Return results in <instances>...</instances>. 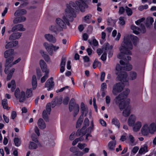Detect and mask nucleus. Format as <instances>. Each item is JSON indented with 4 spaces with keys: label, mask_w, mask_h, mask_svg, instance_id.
<instances>
[{
    "label": "nucleus",
    "mask_w": 156,
    "mask_h": 156,
    "mask_svg": "<svg viewBox=\"0 0 156 156\" xmlns=\"http://www.w3.org/2000/svg\"><path fill=\"white\" fill-rule=\"evenodd\" d=\"M66 6L62 18H58L56 20L57 24L62 29L66 28V24L69 26V21H73L74 18L76 17L74 11L76 8L75 4L72 2H70L69 4L67 5Z\"/></svg>",
    "instance_id": "nucleus-1"
},
{
    "label": "nucleus",
    "mask_w": 156,
    "mask_h": 156,
    "mask_svg": "<svg viewBox=\"0 0 156 156\" xmlns=\"http://www.w3.org/2000/svg\"><path fill=\"white\" fill-rule=\"evenodd\" d=\"M132 127L135 132H138L141 129V133L144 136H147L149 134L153 135L156 132V123L154 122L145 123L142 126L141 122L137 121Z\"/></svg>",
    "instance_id": "nucleus-2"
},
{
    "label": "nucleus",
    "mask_w": 156,
    "mask_h": 156,
    "mask_svg": "<svg viewBox=\"0 0 156 156\" xmlns=\"http://www.w3.org/2000/svg\"><path fill=\"white\" fill-rule=\"evenodd\" d=\"M132 41L133 44L136 45L138 41L137 37L136 36L130 35L124 37V41L122 44L119 49L121 52L125 55H131L132 53L130 51L133 48V45L131 41Z\"/></svg>",
    "instance_id": "nucleus-3"
},
{
    "label": "nucleus",
    "mask_w": 156,
    "mask_h": 156,
    "mask_svg": "<svg viewBox=\"0 0 156 156\" xmlns=\"http://www.w3.org/2000/svg\"><path fill=\"white\" fill-rule=\"evenodd\" d=\"M124 97L122 96V95L120 94L116 97L115 101L116 104H119V107L121 110L124 109L122 112L123 115L124 117H127L129 115L131 112V107L129 105L130 100L128 99L127 102H124V101L121 102V100Z\"/></svg>",
    "instance_id": "nucleus-4"
},
{
    "label": "nucleus",
    "mask_w": 156,
    "mask_h": 156,
    "mask_svg": "<svg viewBox=\"0 0 156 156\" xmlns=\"http://www.w3.org/2000/svg\"><path fill=\"white\" fill-rule=\"evenodd\" d=\"M14 54V50L12 49H9L5 51L4 53V57L6 58V68L5 69V72L7 74L8 71V66L11 63L14 59L13 55Z\"/></svg>",
    "instance_id": "nucleus-5"
},
{
    "label": "nucleus",
    "mask_w": 156,
    "mask_h": 156,
    "mask_svg": "<svg viewBox=\"0 0 156 156\" xmlns=\"http://www.w3.org/2000/svg\"><path fill=\"white\" fill-rule=\"evenodd\" d=\"M116 69L117 71L116 73L118 75L116 78V80L126 82V83L128 85H129V82L126 80V78L127 76L126 73L122 71V69L121 67V66L119 64H117L116 65Z\"/></svg>",
    "instance_id": "nucleus-6"
},
{
    "label": "nucleus",
    "mask_w": 156,
    "mask_h": 156,
    "mask_svg": "<svg viewBox=\"0 0 156 156\" xmlns=\"http://www.w3.org/2000/svg\"><path fill=\"white\" fill-rule=\"evenodd\" d=\"M87 1L85 0H77L76 1L75 3L73 2L75 4L76 7V9H74V13L75 14L74 12L77 8H78L81 12H84L85 9L88 7V6L86 2Z\"/></svg>",
    "instance_id": "nucleus-7"
},
{
    "label": "nucleus",
    "mask_w": 156,
    "mask_h": 156,
    "mask_svg": "<svg viewBox=\"0 0 156 156\" xmlns=\"http://www.w3.org/2000/svg\"><path fill=\"white\" fill-rule=\"evenodd\" d=\"M40 64L43 72L45 73V75L41 79V83H44L48 77L49 71L48 70L47 66L44 60H41L40 61Z\"/></svg>",
    "instance_id": "nucleus-8"
},
{
    "label": "nucleus",
    "mask_w": 156,
    "mask_h": 156,
    "mask_svg": "<svg viewBox=\"0 0 156 156\" xmlns=\"http://www.w3.org/2000/svg\"><path fill=\"white\" fill-rule=\"evenodd\" d=\"M14 95L16 99L20 103L23 102L26 100L25 92L23 91H20L19 88H17L15 91Z\"/></svg>",
    "instance_id": "nucleus-9"
},
{
    "label": "nucleus",
    "mask_w": 156,
    "mask_h": 156,
    "mask_svg": "<svg viewBox=\"0 0 156 156\" xmlns=\"http://www.w3.org/2000/svg\"><path fill=\"white\" fill-rule=\"evenodd\" d=\"M124 87L122 83L119 82L116 83L113 86L112 94L114 95H117L118 93L121 92L123 90Z\"/></svg>",
    "instance_id": "nucleus-10"
},
{
    "label": "nucleus",
    "mask_w": 156,
    "mask_h": 156,
    "mask_svg": "<svg viewBox=\"0 0 156 156\" xmlns=\"http://www.w3.org/2000/svg\"><path fill=\"white\" fill-rule=\"evenodd\" d=\"M44 45L50 55H52L53 54V50L56 51L59 49V47L54 45L52 44H49L48 43H44Z\"/></svg>",
    "instance_id": "nucleus-11"
},
{
    "label": "nucleus",
    "mask_w": 156,
    "mask_h": 156,
    "mask_svg": "<svg viewBox=\"0 0 156 156\" xmlns=\"http://www.w3.org/2000/svg\"><path fill=\"white\" fill-rule=\"evenodd\" d=\"M140 26V29L138 27H137L134 25H132L131 28L133 30V33L136 34H139L140 31L142 33H145L146 32V29L144 25L143 24H141Z\"/></svg>",
    "instance_id": "nucleus-12"
},
{
    "label": "nucleus",
    "mask_w": 156,
    "mask_h": 156,
    "mask_svg": "<svg viewBox=\"0 0 156 156\" xmlns=\"http://www.w3.org/2000/svg\"><path fill=\"white\" fill-rule=\"evenodd\" d=\"M51 105L49 103H48L46 107V109L43 111L42 113L43 118L46 121L48 120V116L50 114L51 111Z\"/></svg>",
    "instance_id": "nucleus-13"
},
{
    "label": "nucleus",
    "mask_w": 156,
    "mask_h": 156,
    "mask_svg": "<svg viewBox=\"0 0 156 156\" xmlns=\"http://www.w3.org/2000/svg\"><path fill=\"white\" fill-rule=\"evenodd\" d=\"M54 82L53 81V78L51 77L48 79L44 84V87L47 88L48 91H50L52 89L54 86Z\"/></svg>",
    "instance_id": "nucleus-14"
},
{
    "label": "nucleus",
    "mask_w": 156,
    "mask_h": 156,
    "mask_svg": "<svg viewBox=\"0 0 156 156\" xmlns=\"http://www.w3.org/2000/svg\"><path fill=\"white\" fill-rule=\"evenodd\" d=\"M120 63L122 66H121V67L122 69V71H129L131 70L132 69V65L129 63H126L125 62H124L122 60L120 61Z\"/></svg>",
    "instance_id": "nucleus-15"
},
{
    "label": "nucleus",
    "mask_w": 156,
    "mask_h": 156,
    "mask_svg": "<svg viewBox=\"0 0 156 156\" xmlns=\"http://www.w3.org/2000/svg\"><path fill=\"white\" fill-rule=\"evenodd\" d=\"M136 116L133 114L131 115L129 117L128 121L127 124L129 126L132 127L136 122Z\"/></svg>",
    "instance_id": "nucleus-16"
},
{
    "label": "nucleus",
    "mask_w": 156,
    "mask_h": 156,
    "mask_svg": "<svg viewBox=\"0 0 156 156\" xmlns=\"http://www.w3.org/2000/svg\"><path fill=\"white\" fill-rule=\"evenodd\" d=\"M25 29L23 27V25L19 24L14 26L12 29V31L14 32L15 31H25Z\"/></svg>",
    "instance_id": "nucleus-17"
},
{
    "label": "nucleus",
    "mask_w": 156,
    "mask_h": 156,
    "mask_svg": "<svg viewBox=\"0 0 156 156\" xmlns=\"http://www.w3.org/2000/svg\"><path fill=\"white\" fill-rule=\"evenodd\" d=\"M45 39L50 42L55 43L56 42V38L52 35L50 34H47L44 35Z\"/></svg>",
    "instance_id": "nucleus-18"
},
{
    "label": "nucleus",
    "mask_w": 156,
    "mask_h": 156,
    "mask_svg": "<svg viewBox=\"0 0 156 156\" xmlns=\"http://www.w3.org/2000/svg\"><path fill=\"white\" fill-rule=\"evenodd\" d=\"M22 34V33L20 32L13 33L10 36L9 40H13L18 39L21 37Z\"/></svg>",
    "instance_id": "nucleus-19"
},
{
    "label": "nucleus",
    "mask_w": 156,
    "mask_h": 156,
    "mask_svg": "<svg viewBox=\"0 0 156 156\" xmlns=\"http://www.w3.org/2000/svg\"><path fill=\"white\" fill-rule=\"evenodd\" d=\"M137 77V73L134 71H131L129 73L128 76L129 79L130 80H133L136 79Z\"/></svg>",
    "instance_id": "nucleus-20"
},
{
    "label": "nucleus",
    "mask_w": 156,
    "mask_h": 156,
    "mask_svg": "<svg viewBox=\"0 0 156 156\" xmlns=\"http://www.w3.org/2000/svg\"><path fill=\"white\" fill-rule=\"evenodd\" d=\"M26 20V18L25 16H20L16 18L13 20V23L14 24H17L18 23H22L25 21Z\"/></svg>",
    "instance_id": "nucleus-21"
},
{
    "label": "nucleus",
    "mask_w": 156,
    "mask_h": 156,
    "mask_svg": "<svg viewBox=\"0 0 156 156\" xmlns=\"http://www.w3.org/2000/svg\"><path fill=\"white\" fill-rule=\"evenodd\" d=\"M27 12V11L25 9H22L16 10L14 13V15L16 16H22L26 14Z\"/></svg>",
    "instance_id": "nucleus-22"
},
{
    "label": "nucleus",
    "mask_w": 156,
    "mask_h": 156,
    "mask_svg": "<svg viewBox=\"0 0 156 156\" xmlns=\"http://www.w3.org/2000/svg\"><path fill=\"white\" fill-rule=\"evenodd\" d=\"M37 125L39 127L42 129H44L46 127L44 122L41 119H40L38 120L37 122Z\"/></svg>",
    "instance_id": "nucleus-23"
},
{
    "label": "nucleus",
    "mask_w": 156,
    "mask_h": 156,
    "mask_svg": "<svg viewBox=\"0 0 156 156\" xmlns=\"http://www.w3.org/2000/svg\"><path fill=\"white\" fill-rule=\"evenodd\" d=\"M130 92V90L128 89H126L123 92V93H121L120 94H122V96H123L124 97L123 99L122 100H121V102H122V101H124V102H127V100L128 99H125V98L129 94V93Z\"/></svg>",
    "instance_id": "nucleus-24"
},
{
    "label": "nucleus",
    "mask_w": 156,
    "mask_h": 156,
    "mask_svg": "<svg viewBox=\"0 0 156 156\" xmlns=\"http://www.w3.org/2000/svg\"><path fill=\"white\" fill-rule=\"evenodd\" d=\"M85 129V127H83L81 129L78 130L76 133V136H83L86 133V132Z\"/></svg>",
    "instance_id": "nucleus-25"
},
{
    "label": "nucleus",
    "mask_w": 156,
    "mask_h": 156,
    "mask_svg": "<svg viewBox=\"0 0 156 156\" xmlns=\"http://www.w3.org/2000/svg\"><path fill=\"white\" fill-rule=\"evenodd\" d=\"M147 144L142 146L139 151V153L142 154L147 152Z\"/></svg>",
    "instance_id": "nucleus-26"
},
{
    "label": "nucleus",
    "mask_w": 156,
    "mask_h": 156,
    "mask_svg": "<svg viewBox=\"0 0 156 156\" xmlns=\"http://www.w3.org/2000/svg\"><path fill=\"white\" fill-rule=\"evenodd\" d=\"M154 22L153 18L151 17H148L146 20V25L147 27H149L152 25Z\"/></svg>",
    "instance_id": "nucleus-27"
},
{
    "label": "nucleus",
    "mask_w": 156,
    "mask_h": 156,
    "mask_svg": "<svg viewBox=\"0 0 156 156\" xmlns=\"http://www.w3.org/2000/svg\"><path fill=\"white\" fill-rule=\"evenodd\" d=\"M8 87L9 88L11 87V90L12 92H13L16 88V84L15 81L13 80H12L10 83L8 84Z\"/></svg>",
    "instance_id": "nucleus-28"
},
{
    "label": "nucleus",
    "mask_w": 156,
    "mask_h": 156,
    "mask_svg": "<svg viewBox=\"0 0 156 156\" xmlns=\"http://www.w3.org/2000/svg\"><path fill=\"white\" fill-rule=\"evenodd\" d=\"M116 141H110L108 144V146L109 149L111 151L114 150L115 146L116 145Z\"/></svg>",
    "instance_id": "nucleus-29"
},
{
    "label": "nucleus",
    "mask_w": 156,
    "mask_h": 156,
    "mask_svg": "<svg viewBox=\"0 0 156 156\" xmlns=\"http://www.w3.org/2000/svg\"><path fill=\"white\" fill-rule=\"evenodd\" d=\"M112 123L114 125L118 128H119L120 126V123H119V120L116 118H114L112 119Z\"/></svg>",
    "instance_id": "nucleus-30"
},
{
    "label": "nucleus",
    "mask_w": 156,
    "mask_h": 156,
    "mask_svg": "<svg viewBox=\"0 0 156 156\" xmlns=\"http://www.w3.org/2000/svg\"><path fill=\"white\" fill-rule=\"evenodd\" d=\"M32 83L33 88L34 89H35L36 88L37 85L36 77L35 75H33L32 76Z\"/></svg>",
    "instance_id": "nucleus-31"
},
{
    "label": "nucleus",
    "mask_w": 156,
    "mask_h": 156,
    "mask_svg": "<svg viewBox=\"0 0 156 156\" xmlns=\"http://www.w3.org/2000/svg\"><path fill=\"white\" fill-rule=\"evenodd\" d=\"M112 48L113 46L112 45H110L108 43H107L103 45V49L107 51L112 49Z\"/></svg>",
    "instance_id": "nucleus-32"
},
{
    "label": "nucleus",
    "mask_w": 156,
    "mask_h": 156,
    "mask_svg": "<svg viewBox=\"0 0 156 156\" xmlns=\"http://www.w3.org/2000/svg\"><path fill=\"white\" fill-rule=\"evenodd\" d=\"M83 119V115H81L78 120L76 123V127L80 126L82 124Z\"/></svg>",
    "instance_id": "nucleus-33"
},
{
    "label": "nucleus",
    "mask_w": 156,
    "mask_h": 156,
    "mask_svg": "<svg viewBox=\"0 0 156 156\" xmlns=\"http://www.w3.org/2000/svg\"><path fill=\"white\" fill-rule=\"evenodd\" d=\"M14 141L15 145L17 147H18L21 144V139L18 138H15L14 140Z\"/></svg>",
    "instance_id": "nucleus-34"
},
{
    "label": "nucleus",
    "mask_w": 156,
    "mask_h": 156,
    "mask_svg": "<svg viewBox=\"0 0 156 156\" xmlns=\"http://www.w3.org/2000/svg\"><path fill=\"white\" fill-rule=\"evenodd\" d=\"M88 42L91 45H93L94 46L96 47L98 45V42L95 39H93L92 41H90L89 40Z\"/></svg>",
    "instance_id": "nucleus-35"
},
{
    "label": "nucleus",
    "mask_w": 156,
    "mask_h": 156,
    "mask_svg": "<svg viewBox=\"0 0 156 156\" xmlns=\"http://www.w3.org/2000/svg\"><path fill=\"white\" fill-rule=\"evenodd\" d=\"M125 11L128 16H130L132 14L133 12L131 9L127 6L125 7Z\"/></svg>",
    "instance_id": "nucleus-36"
},
{
    "label": "nucleus",
    "mask_w": 156,
    "mask_h": 156,
    "mask_svg": "<svg viewBox=\"0 0 156 156\" xmlns=\"http://www.w3.org/2000/svg\"><path fill=\"white\" fill-rule=\"evenodd\" d=\"M79 106L78 104L75 105L74 109V116H76L79 112Z\"/></svg>",
    "instance_id": "nucleus-37"
},
{
    "label": "nucleus",
    "mask_w": 156,
    "mask_h": 156,
    "mask_svg": "<svg viewBox=\"0 0 156 156\" xmlns=\"http://www.w3.org/2000/svg\"><path fill=\"white\" fill-rule=\"evenodd\" d=\"M119 23L121 26H123L125 24V21L124 17H120L119 18Z\"/></svg>",
    "instance_id": "nucleus-38"
},
{
    "label": "nucleus",
    "mask_w": 156,
    "mask_h": 156,
    "mask_svg": "<svg viewBox=\"0 0 156 156\" xmlns=\"http://www.w3.org/2000/svg\"><path fill=\"white\" fill-rule=\"evenodd\" d=\"M26 97L27 98H30L32 96V93L31 89H28L27 90L26 92Z\"/></svg>",
    "instance_id": "nucleus-39"
},
{
    "label": "nucleus",
    "mask_w": 156,
    "mask_h": 156,
    "mask_svg": "<svg viewBox=\"0 0 156 156\" xmlns=\"http://www.w3.org/2000/svg\"><path fill=\"white\" fill-rule=\"evenodd\" d=\"M92 15L91 14H89L85 16L83 18V20L85 22L87 23H88L89 20L90 18H91Z\"/></svg>",
    "instance_id": "nucleus-40"
},
{
    "label": "nucleus",
    "mask_w": 156,
    "mask_h": 156,
    "mask_svg": "<svg viewBox=\"0 0 156 156\" xmlns=\"http://www.w3.org/2000/svg\"><path fill=\"white\" fill-rule=\"evenodd\" d=\"M49 29L51 31L55 32H56L59 30L57 26L55 25L51 26Z\"/></svg>",
    "instance_id": "nucleus-41"
},
{
    "label": "nucleus",
    "mask_w": 156,
    "mask_h": 156,
    "mask_svg": "<svg viewBox=\"0 0 156 156\" xmlns=\"http://www.w3.org/2000/svg\"><path fill=\"white\" fill-rule=\"evenodd\" d=\"M2 104L3 108L4 109H6L7 108V100L6 99H4L2 101Z\"/></svg>",
    "instance_id": "nucleus-42"
},
{
    "label": "nucleus",
    "mask_w": 156,
    "mask_h": 156,
    "mask_svg": "<svg viewBox=\"0 0 156 156\" xmlns=\"http://www.w3.org/2000/svg\"><path fill=\"white\" fill-rule=\"evenodd\" d=\"M37 147V145L36 144L33 142H30L29 146V148L31 149H35Z\"/></svg>",
    "instance_id": "nucleus-43"
},
{
    "label": "nucleus",
    "mask_w": 156,
    "mask_h": 156,
    "mask_svg": "<svg viewBox=\"0 0 156 156\" xmlns=\"http://www.w3.org/2000/svg\"><path fill=\"white\" fill-rule=\"evenodd\" d=\"M21 60L20 58H18L17 60H15L13 62H11V63L9 64L8 66V69H9V67H11L12 66L16 64L17 63H18Z\"/></svg>",
    "instance_id": "nucleus-44"
},
{
    "label": "nucleus",
    "mask_w": 156,
    "mask_h": 156,
    "mask_svg": "<svg viewBox=\"0 0 156 156\" xmlns=\"http://www.w3.org/2000/svg\"><path fill=\"white\" fill-rule=\"evenodd\" d=\"M129 138L131 144H133L134 143L135 141L134 137L131 134H129Z\"/></svg>",
    "instance_id": "nucleus-45"
},
{
    "label": "nucleus",
    "mask_w": 156,
    "mask_h": 156,
    "mask_svg": "<svg viewBox=\"0 0 156 156\" xmlns=\"http://www.w3.org/2000/svg\"><path fill=\"white\" fill-rule=\"evenodd\" d=\"M66 61V58L65 57H62L61 59V61L60 63V66L65 67V63Z\"/></svg>",
    "instance_id": "nucleus-46"
},
{
    "label": "nucleus",
    "mask_w": 156,
    "mask_h": 156,
    "mask_svg": "<svg viewBox=\"0 0 156 156\" xmlns=\"http://www.w3.org/2000/svg\"><path fill=\"white\" fill-rule=\"evenodd\" d=\"M125 9L122 7H120L119 8V13L120 15L123 14L125 12Z\"/></svg>",
    "instance_id": "nucleus-47"
},
{
    "label": "nucleus",
    "mask_w": 156,
    "mask_h": 156,
    "mask_svg": "<svg viewBox=\"0 0 156 156\" xmlns=\"http://www.w3.org/2000/svg\"><path fill=\"white\" fill-rule=\"evenodd\" d=\"M86 146V144H83L81 143H79L77 145L78 147L81 150L83 149Z\"/></svg>",
    "instance_id": "nucleus-48"
},
{
    "label": "nucleus",
    "mask_w": 156,
    "mask_h": 156,
    "mask_svg": "<svg viewBox=\"0 0 156 156\" xmlns=\"http://www.w3.org/2000/svg\"><path fill=\"white\" fill-rule=\"evenodd\" d=\"M42 56L44 57V59L46 61L48 62L49 61V56L47 55H46V54H44V52H43L42 54Z\"/></svg>",
    "instance_id": "nucleus-49"
},
{
    "label": "nucleus",
    "mask_w": 156,
    "mask_h": 156,
    "mask_svg": "<svg viewBox=\"0 0 156 156\" xmlns=\"http://www.w3.org/2000/svg\"><path fill=\"white\" fill-rule=\"evenodd\" d=\"M69 98L68 97H66L63 100V103L64 104L66 105L68 104L69 101Z\"/></svg>",
    "instance_id": "nucleus-50"
},
{
    "label": "nucleus",
    "mask_w": 156,
    "mask_h": 156,
    "mask_svg": "<svg viewBox=\"0 0 156 156\" xmlns=\"http://www.w3.org/2000/svg\"><path fill=\"white\" fill-rule=\"evenodd\" d=\"M106 53L105 52H104L101 57V59L103 61H105L106 59Z\"/></svg>",
    "instance_id": "nucleus-51"
},
{
    "label": "nucleus",
    "mask_w": 156,
    "mask_h": 156,
    "mask_svg": "<svg viewBox=\"0 0 156 156\" xmlns=\"http://www.w3.org/2000/svg\"><path fill=\"white\" fill-rule=\"evenodd\" d=\"M107 89V85L105 83H103L101 86V90H106Z\"/></svg>",
    "instance_id": "nucleus-52"
},
{
    "label": "nucleus",
    "mask_w": 156,
    "mask_h": 156,
    "mask_svg": "<svg viewBox=\"0 0 156 156\" xmlns=\"http://www.w3.org/2000/svg\"><path fill=\"white\" fill-rule=\"evenodd\" d=\"M89 123V121L88 119L87 118H86L84 121V124L85 126L84 127L85 128L86 126H88Z\"/></svg>",
    "instance_id": "nucleus-53"
},
{
    "label": "nucleus",
    "mask_w": 156,
    "mask_h": 156,
    "mask_svg": "<svg viewBox=\"0 0 156 156\" xmlns=\"http://www.w3.org/2000/svg\"><path fill=\"white\" fill-rule=\"evenodd\" d=\"M75 132H73L70 135L69 139L71 140H73L75 137Z\"/></svg>",
    "instance_id": "nucleus-54"
},
{
    "label": "nucleus",
    "mask_w": 156,
    "mask_h": 156,
    "mask_svg": "<svg viewBox=\"0 0 156 156\" xmlns=\"http://www.w3.org/2000/svg\"><path fill=\"white\" fill-rule=\"evenodd\" d=\"M12 47L11 42L8 43L5 46V48L7 49Z\"/></svg>",
    "instance_id": "nucleus-55"
},
{
    "label": "nucleus",
    "mask_w": 156,
    "mask_h": 156,
    "mask_svg": "<svg viewBox=\"0 0 156 156\" xmlns=\"http://www.w3.org/2000/svg\"><path fill=\"white\" fill-rule=\"evenodd\" d=\"M16 113L15 111H12L11 113V118L13 119H14L15 118L16 116Z\"/></svg>",
    "instance_id": "nucleus-56"
},
{
    "label": "nucleus",
    "mask_w": 156,
    "mask_h": 156,
    "mask_svg": "<svg viewBox=\"0 0 156 156\" xmlns=\"http://www.w3.org/2000/svg\"><path fill=\"white\" fill-rule=\"evenodd\" d=\"M80 107H81V108H80L81 110L83 112L82 115H83V114L84 112V111L85 110V105H84V103H81V105Z\"/></svg>",
    "instance_id": "nucleus-57"
},
{
    "label": "nucleus",
    "mask_w": 156,
    "mask_h": 156,
    "mask_svg": "<svg viewBox=\"0 0 156 156\" xmlns=\"http://www.w3.org/2000/svg\"><path fill=\"white\" fill-rule=\"evenodd\" d=\"M105 76V72H102L101 76V80L102 82L104 81Z\"/></svg>",
    "instance_id": "nucleus-58"
},
{
    "label": "nucleus",
    "mask_w": 156,
    "mask_h": 156,
    "mask_svg": "<svg viewBox=\"0 0 156 156\" xmlns=\"http://www.w3.org/2000/svg\"><path fill=\"white\" fill-rule=\"evenodd\" d=\"M68 87H69L68 86H65L63 87H62V88H61L60 89L57 90L56 92L58 93V92H62L65 89L68 88Z\"/></svg>",
    "instance_id": "nucleus-59"
},
{
    "label": "nucleus",
    "mask_w": 156,
    "mask_h": 156,
    "mask_svg": "<svg viewBox=\"0 0 156 156\" xmlns=\"http://www.w3.org/2000/svg\"><path fill=\"white\" fill-rule=\"evenodd\" d=\"M104 50V49H101V48H98L97 50V52L99 55H100L102 53L103 51Z\"/></svg>",
    "instance_id": "nucleus-60"
},
{
    "label": "nucleus",
    "mask_w": 156,
    "mask_h": 156,
    "mask_svg": "<svg viewBox=\"0 0 156 156\" xmlns=\"http://www.w3.org/2000/svg\"><path fill=\"white\" fill-rule=\"evenodd\" d=\"M34 131H35V132L37 134V135L38 136H39L40 135V133H39V129H38V127L37 126H35V127Z\"/></svg>",
    "instance_id": "nucleus-61"
},
{
    "label": "nucleus",
    "mask_w": 156,
    "mask_h": 156,
    "mask_svg": "<svg viewBox=\"0 0 156 156\" xmlns=\"http://www.w3.org/2000/svg\"><path fill=\"white\" fill-rule=\"evenodd\" d=\"M37 74L38 78H40L42 76L41 72L40 69H37Z\"/></svg>",
    "instance_id": "nucleus-62"
},
{
    "label": "nucleus",
    "mask_w": 156,
    "mask_h": 156,
    "mask_svg": "<svg viewBox=\"0 0 156 156\" xmlns=\"http://www.w3.org/2000/svg\"><path fill=\"white\" fill-rule=\"evenodd\" d=\"M110 98L108 96H107L106 97V104H109L110 102Z\"/></svg>",
    "instance_id": "nucleus-63"
},
{
    "label": "nucleus",
    "mask_w": 156,
    "mask_h": 156,
    "mask_svg": "<svg viewBox=\"0 0 156 156\" xmlns=\"http://www.w3.org/2000/svg\"><path fill=\"white\" fill-rule=\"evenodd\" d=\"M139 148L138 147H135L132 150V152L133 153L135 154L137 152Z\"/></svg>",
    "instance_id": "nucleus-64"
}]
</instances>
